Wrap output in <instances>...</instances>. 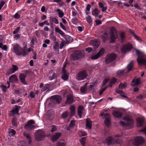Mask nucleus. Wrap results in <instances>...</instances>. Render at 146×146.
<instances>
[{
  "mask_svg": "<svg viewBox=\"0 0 146 146\" xmlns=\"http://www.w3.org/2000/svg\"><path fill=\"white\" fill-rule=\"evenodd\" d=\"M52 99L51 100L52 103L54 104H59L62 101V98L61 96L58 95H55L52 96Z\"/></svg>",
  "mask_w": 146,
  "mask_h": 146,
  "instance_id": "9d476101",
  "label": "nucleus"
},
{
  "mask_svg": "<svg viewBox=\"0 0 146 146\" xmlns=\"http://www.w3.org/2000/svg\"><path fill=\"white\" fill-rule=\"evenodd\" d=\"M134 7L136 9H137L140 11H141V8L138 5L137 3L134 4Z\"/></svg>",
  "mask_w": 146,
  "mask_h": 146,
  "instance_id": "e2e57ef3",
  "label": "nucleus"
},
{
  "mask_svg": "<svg viewBox=\"0 0 146 146\" xmlns=\"http://www.w3.org/2000/svg\"><path fill=\"white\" fill-rule=\"evenodd\" d=\"M117 81L116 79L115 78H112L109 83L108 86L111 87L113 84H115Z\"/></svg>",
  "mask_w": 146,
  "mask_h": 146,
  "instance_id": "c85d7f7f",
  "label": "nucleus"
},
{
  "mask_svg": "<svg viewBox=\"0 0 146 146\" xmlns=\"http://www.w3.org/2000/svg\"><path fill=\"white\" fill-rule=\"evenodd\" d=\"M61 134L60 133H56L51 137V139L53 142H54L58 139L61 136Z\"/></svg>",
  "mask_w": 146,
  "mask_h": 146,
  "instance_id": "aec40b11",
  "label": "nucleus"
},
{
  "mask_svg": "<svg viewBox=\"0 0 146 146\" xmlns=\"http://www.w3.org/2000/svg\"><path fill=\"white\" fill-rule=\"evenodd\" d=\"M132 47V46L130 44H125L121 48V51L122 52L125 53L126 52L130 50Z\"/></svg>",
  "mask_w": 146,
  "mask_h": 146,
  "instance_id": "f8f14e48",
  "label": "nucleus"
},
{
  "mask_svg": "<svg viewBox=\"0 0 146 146\" xmlns=\"http://www.w3.org/2000/svg\"><path fill=\"white\" fill-rule=\"evenodd\" d=\"M55 31L56 32L59 33L62 36H63L64 35V33L58 27L55 28Z\"/></svg>",
  "mask_w": 146,
  "mask_h": 146,
  "instance_id": "4c0bfd02",
  "label": "nucleus"
},
{
  "mask_svg": "<svg viewBox=\"0 0 146 146\" xmlns=\"http://www.w3.org/2000/svg\"><path fill=\"white\" fill-rule=\"evenodd\" d=\"M88 76L86 71L85 70H82L78 73L76 76V78L79 80H84Z\"/></svg>",
  "mask_w": 146,
  "mask_h": 146,
  "instance_id": "1a4fd4ad",
  "label": "nucleus"
},
{
  "mask_svg": "<svg viewBox=\"0 0 146 146\" xmlns=\"http://www.w3.org/2000/svg\"><path fill=\"white\" fill-rule=\"evenodd\" d=\"M86 21L88 23L90 24L92 22V19L90 16L88 15L87 17H86Z\"/></svg>",
  "mask_w": 146,
  "mask_h": 146,
  "instance_id": "3c124183",
  "label": "nucleus"
},
{
  "mask_svg": "<svg viewBox=\"0 0 146 146\" xmlns=\"http://www.w3.org/2000/svg\"><path fill=\"white\" fill-rule=\"evenodd\" d=\"M56 130L57 128L56 127V126L54 125H53L52 126V128H51V131L52 132H53L56 131Z\"/></svg>",
  "mask_w": 146,
  "mask_h": 146,
  "instance_id": "774afa93",
  "label": "nucleus"
},
{
  "mask_svg": "<svg viewBox=\"0 0 146 146\" xmlns=\"http://www.w3.org/2000/svg\"><path fill=\"white\" fill-rule=\"evenodd\" d=\"M9 133L12 136H14L15 135L16 133L15 131L13 129H11L10 130V131L9 132Z\"/></svg>",
  "mask_w": 146,
  "mask_h": 146,
  "instance_id": "13d9d810",
  "label": "nucleus"
},
{
  "mask_svg": "<svg viewBox=\"0 0 146 146\" xmlns=\"http://www.w3.org/2000/svg\"><path fill=\"white\" fill-rule=\"evenodd\" d=\"M57 11L58 14V16L62 18L64 15V13L62 12H61L60 9H57Z\"/></svg>",
  "mask_w": 146,
  "mask_h": 146,
  "instance_id": "49530a36",
  "label": "nucleus"
},
{
  "mask_svg": "<svg viewBox=\"0 0 146 146\" xmlns=\"http://www.w3.org/2000/svg\"><path fill=\"white\" fill-rule=\"evenodd\" d=\"M70 116H72L75 114V108L74 106H71L70 108Z\"/></svg>",
  "mask_w": 146,
  "mask_h": 146,
  "instance_id": "a878e982",
  "label": "nucleus"
},
{
  "mask_svg": "<svg viewBox=\"0 0 146 146\" xmlns=\"http://www.w3.org/2000/svg\"><path fill=\"white\" fill-rule=\"evenodd\" d=\"M104 123L106 126L108 127H110L111 124V121L109 117H107L105 119L104 121Z\"/></svg>",
  "mask_w": 146,
  "mask_h": 146,
  "instance_id": "bb28decb",
  "label": "nucleus"
},
{
  "mask_svg": "<svg viewBox=\"0 0 146 146\" xmlns=\"http://www.w3.org/2000/svg\"><path fill=\"white\" fill-rule=\"evenodd\" d=\"M49 90V87L47 86H44L41 89V91L42 92H43L45 91H48Z\"/></svg>",
  "mask_w": 146,
  "mask_h": 146,
  "instance_id": "864d4df0",
  "label": "nucleus"
},
{
  "mask_svg": "<svg viewBox=\"0 0 146 146\" xmlns=\"http://www.w3.org/2000/svg\"><path fill=\"white\" fill-rule=\"evenodd\" d=\"M117 93H118L120 94V95L121 96H122L123 97L125 98H127V96H125V94L123 92V91L121 90H117L116 92Z\"/></svg>",
  "mask_w": 146,
  "mask_h": 146,
  "instance_id": "a19ab883",
  "label": "nucleus"
},
{
  "mask_svg": "<svg viewBox=\"0 0 146 146\" xmlns=\"http://www.w3.org/2000/svg\"><path fill=\"white\" fill-rule=\"evenodd\" d=\"M136 53L138 56L137 61L138 64L139 65L145 64L146 65V59H145L143 58L142 53L138 50H136Z\"/></svg>",
  "mask_w": 146,
  "mask_h": 146,
  "instance_id": "20e7f679",
  "label": "nucleus"
},
{
  "mask_svg": "<svg viewBox=\"0 0 146 146\" xmlns=\"http://www.w3.org/2000/svg\"><path fill=\"white\" fill-rule=\"evenodd\" d=\"M86 127L87 129H90L92 127V121L90 119L87 118L86 120Z\"/></svg>",
  "mask_w": 146,
  "mask_h": 146,
  "instance_id": "4be33fe9",
  "label": "nucleus"
},
{
  "mask_svg": "<svg viewBox=\"0 0 146 146\" xmlns=\"http://www.w3.org/2000/svg\"><path fill=\"white\" fill-rule=\"evenodd\" d=\"M45 134L43 131L38 130L35 133V139L37 141H41L45 137Z\"/></svg>",
  "mask_w": 146,
  "mask_h": 146,
  "instance_id": "423d86ee",
  "label": "nucleus"
},
{
  "mask_svg": "<svg viewBox=\"0 0 146 146\" xmlns=\"http://www.w3.org/2000/svg\"><path fill=\"white\" fill-rule=\"evenodd\" d=\"M80 90L82 93L85 92L87 91L86 87V86H82L81 87Z\"/></svg>",
  "mask_w": 146,
  "mask_h": 146,
  "instance_id": "6e6d98bb",
  "label": "nucleus"
},
{
  "mask_svg": "<svg viewBox=\"0 0 146 146\" xmlns=\"http://www.w3.org/2000/svg\"><path fill=\"white\" fill-rule=\"evenodd\" d=\"M75 121L72 120L67 128L68 130H69L72 127H73L75 125Z\"/></svg>",
  "mask_w": 146,
  "mask_h": 146,
  "instance_id": "473e14b6",
  "label": "nucleus"
},
{
  "mask_svg": "<svg viewBox=\"0 0 146 146\" xmlns=\"http://www.w3.org/2000/svg\"><path fill=\"white\" fill-rule=\"evenodd\" d=\"M124 72H125V70H118L117 72V76L119 77L123 76Z\"/></svg>",
  "mask_w": 146,
  "mask_h": 146,
  "instance_id": "2f4dec72",
  "label": "nucleus"
},
{
  "mask_svg": "<svg viewBox=\"0 0 146 146\" xmlns=\"http://www.w3.org/2000/svg\"><path fill=\"white\" fill-rule=\"evenodd\" d=\"M20 27H17L15 30L13 32V34L15 35L18 33L19 31H20Z\"/></svg>",
  "mask_w": 146,
  "mask_h": 146,
  "instance_id": "4d7b16f0",
  "label": "nucleus"
},
{
  "mask_svg": "<svg viewBox=\"0 0 146 146\" xmlns=\"http://www.w3.org/2000/svg\"><path fill=\"white\" fill-rule=\"evenodd\" d=\"M117 55L114 54H108L105 59L106 63L108 64L112 62L115 59Z\"/></svg>",
  "mask_w": 146,
  "mask_h": 146,
  "instance_id": "6e6552de",
  "label": "nucleus"
},
{
  "mask_svg": "<svg viewBox=\"0 0 146 146\" xmlns=\"http://www.w3.org/2000/svg\"><path fill=\"white\" fill-rule=\"evenodd\" d=\"M25 127L27 129H31L34 128L35 127L34 125H31L27 123V124L25 126Z\"/></svg>",
  "mask_w": 146,
  "mask_h": 146,
  "instance_id": "79ce46f5",
  "label": "nucleus"
},
{
  "mask_svg": "<svg viewBox=\"0 0 146 146\" xmlns=\"http://www.w3.org/2000/svg\"><path fill=\"white\" fill-rule=\"evenodd\" d=\"M144 141V140L143 137L141 136H137L134 139L133 143L134 145L139 146L143 144Z\"/></svg>",
  "mask_w": 146,
  "mask_h": 146,
  "instance_id": "0eeeda50",
  "label": "nucleus"
},
{
  "mask_svg": "<svg viewBox=\"0 0 146 146\" xmlns=\"http://www.w3.org/2000/svg\"><path fill=\"white\" fill-rule=\"evenodd\" d=\"M99 57L97 53L94 55H93L91 57V59L92 60L97 59Z\"/></svg>",
  "mask_w": 146,
  "mask_h": 146,
  "instance_id": "bf43d9fd",
  "label": "nucleus"
},
{
  "mask_svg": "<svg viewBox=\"0 0 146 146\" xmlns=\"http://www.w3.org/2000/svg\"><path fill=\"white\" fill-rule=\"evenodd\" d=\"M24 135L25 136L26 138H27V139L28 140V143L29 144H31V137L30 135L29 134L26 133H24Z\"/></svg>",
  "mask_w": 146,
  "mask_h": 146,
  "instance_id": "c756f323",
  "label": "nucleus"
},
{
  "mask_svg": "<svg viewBox=\"0 0 146 146\" xmlns=\"http://www.w3.org/2000/svg\"><path fill=\"white\" fill-rule=\"evenodd\" d=\"M100 13V11L96 8L94 9L92 11V14L94 15L97 16Z\"/></svg>",
  "mask_w": 146,
  "mask_h": 146,
  "instance_id": "72a5a7b5",
  "label": "nucleus"
},
{
  "mask_svg": "<svg viewBox=\"0 0 146 146\" xmlns=\"http://www.w3.org/2000/svg\"><path fill=\"white\" fill-rule=\"evenodd\" d=\"M109 79L108 78H106L104 79L102 83V86H104L109 81Z\"/></svg>",
  "mask_w": 146,
  "mask_h": 146,
  "instance_id": "052dcab7",
  "label": "nucleus"
},
{
  "mask_svg": "<svg viewBox=\"0 0 146 146\" xmlns=\"http://www.w3.org/2000/svg\"><path fill=\"white\" fill-rule=\"evenodd\" d=\"M112 114L115 117L118 118L122 117V113L119 111H113Z\"/></svg>",
  "mask_w": 146,
  "mask_h": 146,
  "instance_id": "f3484780",
  "label": "nucleus"
},
{
  "mask_svg": "<svg viewBox=\"0 0 146 146\" xmlns=\"http://www.w3.org/2000/svg\"><path fill=\"white\" fill-rule=\"evenodd\" d=\"M13 52L18 56L22 55L25 56L27 54L25 49H23V48L17 44L13 46Z\"/></svg>",
  "mask_w": 146,
  "mask_h": 146,
  "instance_id": "f03ea898",
  "label": "nucleus"
},
{
  "mask_svg": "<svg viewBox=\"0 0 146 146\" xmlns=\"http://www.w3.org/2000/svg\"><path fill=\"white\" fill-rule=\"evenodd\" d=\"M54 117V115L52 113H48L47 115V118L49 120H52Z\"/></svg>",
  "mask_w": 146,
  "mask_h": 146,
  "instance_id": "c03bdc74",
  "label": "nucleus"
},
{
  "mask_svg": "<svg viewBox=\"0 0 146 146\" xmlns=\"http://www.w3.org/2000/svg\"><path fill=\"white\" fill-rule=\"evenodd\" d=\"M13 17L15 19H19L20 18V15L18 13H16Z\"/></svg>",
  "mask_w": 146,
  "mask_h": 146,
  "instance_id": "69168bd1",
  "label": "nucleus"
},
{
  "mask_svg": "<svg viewBox=\"0 0 146 146\" xmlns=\"http://www.w3.org/2000/svg\"><path fill=\"white\" fill-rule=\"evenodd\" d=\"M17 119L16 117H13V118L12 120V125L13 126L17 127Z\"/></svg>",
  "mask_w": 146,
  "mask_h": 146,
  "instance_id": "37998d69",
  "label": "nucleus"
},
{
  "mask_svg": "<svg viewBox=\"0 0 146 146\" xmlns=\"http://www.w3.org/2000/svg\"><path fill=\"white\" fill-rule=\"evenodd\" d=\"M92 50V48L88 47L86 49V51L88 52V53H90L91 52Z\"/></svg>",
  "mask_w": 146,
  "mask_h": 146,
  "instance_id": "338daca9",
  "label": "nucleus"
},
{
  "mask_svg": "<svg viewBox=\"0 0 146 146\" xmlns=\"http://www.w3.org/2000/svg\"><path fill=\"white\" fill-rule=\"evenodd\" d=\"M105 49L104 48H102L99 52L97 53V54L99 56V57L102 55L105 52Z\"/></svg>",
  "mask_w": 146,
  "mask_h": 146,
  "instance_id": "ea45409f",
  "label": "nucleus"
},
{
  "mask_svg": "<svg viewBox=\"0 0 146 146\" xmlns=\"http://www.w3.org/2000/svg\"><path fill=\"white\" fill-rule=\"evenodd\" d=\"M86 137H83L80 139V141L82 146H85Z\"/></svg>",
  "mask_w": 146,
  "mask_h": 146,
  "instance_id": "e433bc0d",
  "label": "nucleus"
},
{
  "mask_svg": "<svg viewBox=\"0 0 146 146\" xmlns=\"http://www.w3.org/2000/svg\"><path fill=\"white\" fill-rule=\"evenodd\" d=\"M20 106H15V109H13L12 110L11 112L13 114H19V109H20Z\"/></svg>",
  "mask_w": 146,
  "mask_h": 146,
  "instance_id": "b1692460",
  "label": "nucleus"
},
{
  "mask_svg": "<svg viewBox=\"0 0 146 146\" xmlns=\"http://www.w3.org/2000/svg\"><path fill=\"white\" fill-rule=\"evenodd\" d=\"M1 87L3 92H6V90L7 88V87L5 85H1Z\"/></svg>",
  "mask_w": 146,
  "mask_h": 146,
  "instance_id": "0e129e2a",
  "label": "nucleus"
},
{
  "mask_svg": "<svg viewBox=\"0 0 146 146\" xmlns=\"http://www.w3.org/2000/svg\"><path fill=\"white\" fill-rule=\"evenodd\" d=\"M90 42L95 50L100 45V42L98 41L95 40H91Z\"/></svg>",
  "mask_w": 146,
  "mask_h": 146,
  "instance_id": "dca6fc26",
  "label": "nucleus"
},
{
  "mask_svg": "<svg viewBox=\"0 0 146 146\" xmlns=\"http://www.w3.org/2000/svg\"><path fill=\"white\" fill-rule=\"evenodd\" d=\"M106 142L108 145L112 144H120L122 140L118 139H115L111 137H107L106 140Z\"/></svg>",
  "mask_w": 146,
  "mask_h": 146,
  "instance_id": "39448f33",
  "label": "nucleus"
},
{
  "mask_svg": "<svg viewBox=\"0 0 146 146\" xmlns=\"http://www.w3.org/2000/svg\"><path fill=\"white\" fill-rule=\"evenodd\" d=\"M74 102V98L72 95L69 94L67 96V99L66 102V104H70Z\"/></svg>",
  "mask_w": 146,
  "mask_h": 146,
  "instance_id": "2eb2a0df",
  "label": "nucleus"
},
{
  "mask_svg": "<svg viewBox=\"0 0 146 146\" xmlns=\"http://www.w3.org/2000/svg\"><path fill=\"white\" fill-rule=\"evenodd\" d=\"M131 82L134 83L135 85H138L140 84V80L139 79H137L136 80H133Z\"/></svg>",
  "mask_w": 146,
  "mask_h": 146,
  "instance_id": "8fccbe9b",
  "label": "nucleus"
},
{
  "mask_svg": "<svg viewBox=\"0 0 146 146\" xmlns=\"http://www.w3.org/2000/svg\"><path fill=\"white\" fill-rule=\"evenodd\" d=\"M137 122L138 126L141 127L143 125L144 121L142 119L139 118L137 120Z\"/></svg>",
  "mask_w": 146,
  "mask_h": 146,
  "instance_id": "393cba45",
  "label": "nucleus"
},
{
  "mask_svg": "<svg viewBox=\"0 0 146 146\" xmlns=\"http://www.w3.org/2000/svg\"><path fill=\"white\" fill-rule=\"evenodd\" d=\"M84 108V106L82 105L79 106L78 107L77 112L78 115L80 118L81 117Z\"/></svg>",
  "mask_w": 146,
  "mask_h": 146,
  "instance_id": "6ab92c4d",
  "label": "nucleus"
},
{
  "mask_svg": "<svg viewBox=\"0 0 146 146\" xmlns=\"http://www.w3.org/2000/svg\"><path fill=\"white\" fill-rule=\"evenodd\" d=\"M26 75L23 74H20L19 75V79L20 82L23 84L27 85V84L25 81Z\"/></svg>",
  "mask_w": 146,
  "mask_h": 146,
  "instance_id": "a211bd4d",
  "label": "nucleus"
},
{
  "mask_svg": "<svg viewBox=\"0 0 146 146\" xmlns=\"http://www.w3.org/2000/svg\"><path fill=\"white\" fill-rule=\"evenodd\" d=\"M85 53L84 50H74L71 54V59L72 60H78L83 59Z\"/></svg>",
  "mask_w": 146,
  "mask_h": 146,
  "instance_id": "f257e3e1",
  "label": "nucleus"
},
{
  "mask_svg": "<svg viewBox=\"0 0 146 146\" xmlns=\"http://www.w3.org/2000/svg\"><path fill=\"white\" fill-rule=\"evenodd\" d=\"M59 44L57 42H55L54 44L53 48L55 50H57V51L59 52Z\"/></svg>",
  "mask_w": 146,
  "mask_h": 146,
  "instance_id": "f704fd0d",
  "label": "nucleus"
},
{
  "mask_svg": "<svg viewBox=\"0 0 146 146\" xmlns=\"http://www.w3.org/2000/svg\"><path fill=\"white\" fill-rule=\"evenodd\" d=\"M71 22L73 24L75 25H76L79 23L78 19L76 17L74 19H72Z\"/></svg>",
  "mask_w": 146,
  "mask_h": 146,
  "instance_id": "a18cd8bd",
  "label": "nucleus"
},
{
  "mask_svg": "<svg viewBox=\"0 0 146 146\" xmlns=\"http://www.w3.org/2000/svg\"><path fill=\"white\" fill-rule=\"evenodd\" d=\"M60 27L63 30H64L65 31H67V29L66 28L65 26L63 25V24L62 22H60Z\"/></svg>",
  "mask_w": 146,
  "mask_h": 146,
  "instance_id": "680f3d73",
  "label": "nucleus"
},
{
  "mask_svg": "<svg viewBox=\"0 0 146 146\" xmlns=\"http://www.w3.org/2000/svg\"><path fill=\"white\" fill-rule=\"evenodd\" d=\"M120 38L122 42L124 41L125 38V35L124 33L123 32H121L119 34Z\"/></svg>",
  "mask_w": 146,
  "mask_h": 146,
  "instance_id": "58836bf2",
  "label": "nucleus"
},
{
  "mask_svg": "<svg viewBox=\"0 0 146 146\" xmlns=\"http://www.w3.org/2000/svg\"><path fill=\"white\" fill-rule=\"evenodd\" d=\"M9 81L10 82L17 83L19 82V80L17 76L15 74L11 76L9 78Z\"/></svg>",
  "mask_w": 146,
  "mask_h": 146,
  "instance_id": "4468645a",
  "label": "nucleus"
},
{
  "mask_svg": "<svg viewBox=\"0 0 146 146\" xmlns=\"http://www.w3.org/2000/svg\"><path fill=\"white\" fill-rule=\"evenodd\" d=\"M69 113L68 111L64 112L61 115V118L62 119L66 118L69 115Z\"/></svg>",
  "mask_w": 146,
  "mask_h": 146,
  "instance_id": "cd10ccee",
  "label": "nucleus"
},
{
  "mask_svg": "<svg viewBox=\"0 0 146 146\" xmlns=\"http://www.w3.org/2000/svg\"><path fill=\"white\" fill-rule=\"evenodd\" d=\"M123 119L126 121V123H125L122 121H120V123L121 125L123 126L128 127L130 128L132 127L133 121L131 118L125 116L123 118Z\"/></svg>",
  "mask_w": 146,
  "mask_h": 146,
  "instance_id": "7ed1b4c3",
  "label": "nucleus"
},
{
  "mask_svg": "<svg viewBox=\"0 0 146 146\" xmlns=\"http://www.w3.org/2000/svg\"><path fill=\"white\" fill-rule=\"evenodd\" d=\"M57 76V74L55 73H54L52 76H50L49 77V79L50 80H51L55 79L56 78Z\"/></svg>",
  "mask_w": 146,
  "mask_h": 146,
  "instance_id": "09e8293b",
  "label": "nucleus"
},
{
  "mask_svg": "<svg viewBox=\"0 0 146 146\" xmlns=\"http://www.w3.org/2000/svg\"><path fill=\"white\" fill-rule=\"evenodd\" d=\"M69 74L68 73L66 70L62 69V78L64 81L67 80L68 78Z\"/></svg>",
  "mask_w": 146,
  "mask_h": 146,
  "instance_id": "ddd939ff",
  "label": "nucleus"
},
{
  "mask_svg": "<svg viewBox=\"0 0 146 146\" xmlns=\"http://www.w3.org/2000/svg\"><path fill=\"white\" fill-rule=\"evenodd\" d=\"M78 135L80 136H84L86 135V133L84 131H80L78 133Z\"/></svg>",
  "mask_w": 146,
  "mask_h": 146,
  "instance_id": "5fc2aeb1",
  "label": "nucleus"
},
{
  "mask_svg": "<svg viewBox=\"0 0 146 146\" xmlns=\"http://www.w3.org/2000/svg\"><path fill=\"white\" fill-rule=\"evenodd\" d=\"M133 67V64L132 63H130L127 66V69H128L127 72H129L131 71Z\"/></svg>",
  "mask_w": 146,
  "mask_h": 146,
  "instance_id": "de8ad7c7",
  "label": "nucleus"
},
{
  "mask_svg": "<svg viewBox=\"0 0 146 146\" xmlns=\"http://www.w3.org/2000/svg\"><path fill=\"white\" fill-rule=\"evenodd\" d=\"M108 34L106 32H104L102 33L101 35V37L102 40L104 42H105L108 39Z\"/></svg>",
  "mask_w": 146,
  "mask_h": 146,
  "instance_id": "5701e85b",
  "label": "nucleus"
},
{
  "mask_svg": "<svg viewBox=\"0 0 146 146\" xmlns=\"http://www.w3.org/2000/svg\"><path fill=\"white\" fill-rule=\"evenodd\" d=\"M65 38L67 42L69 43L72 42L73 41V38L69 35H65Z\"/></svg>",
  "mask_w": 146,
  "mask_h": 146,
  "instance_id": "7c9ffc66",
  "label": "nucleus"
},
{
  "mask_svg": "<svg viewBox=\"0 0 146 146\" xmlns=\"http://www.w3.org/2000/svg\"><path fill=\"white\" fill-rule=\"evenodd\" d=\"M52 21L56 24H58V19L54 17H51L50 18L49 22Z\"/></svg>",
  "mask_w": 146,
  "mask_h": 146,
  "instance_id": "c9c22d12",
  "label": "nucleus"
},
{
  "mask_svg": "<svg viewBox=\"0 0 146 146\" xmlns=\"http://www.w3.org/2000/svg\"><path fill=\"white\" fill-rule=\"evenodd\" d=\"M111 40V41L114 42L117 38V35L116 33H114L113 31H111L110 33Z\"/></svg>",
  "mask_w": 146,
  "mask_h": 146,
  "instance_id": "412c9836",
  "label": "nucleus"
},
{
  "mask_svg": "<svg viewBox=\"0 0 146 146\" xmlns=\"http://www.w3.org/2000/svg\"><path fill=\"white\" fill-rule=\"evenodd\" d=\"M127 86L126 84L124 83L123 84L120 83L119 85V87L120 88L123 89L125 88Z\"/></svg>",
  "mask_w": 146,
  "mask_h": 146,
  "instance_id": "603ef678",
  "label": "nucleus"
},
{
  "mask_svg": "<svg viewBox=\"0 0 146 146\" xmlns=\"http://www.w3.org/2000/svg\"><path fill=\"white\" fill-rule=\"evenodd\" d=\"M18 67L16 65L13 64L12 67L10 68L7 70V75H9L13 74L18 70Z\"/></svg>",
  "mask_w": 146,
  "mask_h": 146,
  "instance_id": "9b49d317",
  "label": "nucleus"
}]
</instances>
